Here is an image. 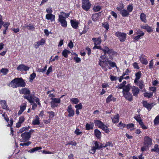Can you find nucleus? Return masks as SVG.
I'll return each mask as SVG.
<instances>
[{
    "label": "nucleus",
    "instance_id": "58",
    "mask_svg": "<svg viewBox=\"0 0 159 159\" xmlns=\"http://www.w3.org/2000/svg\"><path fill=\"white\" fill-rule=\"evenodd\" d=\"M109 64L112 67H114L115 66L117 68L116 66L115 63V62H112L110 60H109Z\"/></svg>",
    "mask_w": 159,
    "mask_h": 159
},
{
    "label": "nucleus",
    "instance_id": "26",
    "mask_svg": "<svg viewBox=\"0 0 159 159\" xmlns=\"http://www.w3.org/2000/svg\"><path fill=\"white\" fill-rule=\"evenodd\" d=\"M32 123L34 125H39L40 124L39 118L38 116H35V118L33 120Z\"/></svg>",
    "mask_w": 159,
    "mask_h": 159
},
{
    "label": "nucleus",
    "instance_id": "27",
    "mask_svg": "<svg viewBox=\"0 0 159 159\" xmlns=\"http://www.w3.org/2000/svg\"><path fill=\"white\" fill-rule=\"evenodd\" d=\"M129 70L128 69L126 70L123 73L122 75L120 76L119 79V81L121 82L123 79V77L126 75H129Z\"/></svg>",
    "mask_w": 159,
    "mask_h": 159
},
{
    "label": "nucleus",
    "instance_id": "33",
    "mask_svg": "<svg viewBox=\"0 0 159 159\" xmlns=\"http://www.w3.org/2000/svg\"><path fill=\"white\" fill-rule=\"evenodd\" d=\"M70 51L66 49H64L62 52V55L64 57L67 58L68 57V54H70Z\"/></svg>",
    "mask_w": 159,
    "mask_h": 159
},
{
    "label": "nucleus",
    "instance_id": "48",
    "mask_svg": "<svg viewBox=\"0 0 159 159\" xmlns=\"http://www.w3.org/2000/svg\"><path fill=\"white\" fill-rule=\"evenodd\" d=\"M10 25V23L8 22H4L3 21V27L5 28L6 30H8V27Z\"/></svg>",
    "mask_w": 159,
    "mask_h": 159
},
{
    "label": "nucleus",
    "instance_id": "42",
    "mask_svg": "<svg viewBox=\"0 0 159 159\" xmlns=\"http://www.w3.org/2000/svg\"><path fill=\"white\" fill-rule=\"evenodd\" d=\"M136 84H137L141 89H142L144 87L143 82L142 81H138V82H137Z\"/></svg>",
    "mask_w": 159,
    "mask_h": 159
},
{
    "label": "nucleus",
    "instance_id": "45",
    "mask_svg": "<svg viewBox=\"0 0 159 159\" xmlns=\"http://www.w3.org/2000/svg\"><path fill=\"white\" fill-rule=\"evenodd\" d=\"M70 101L72 103L75 104H77L79 102V99L76 98H73L70 99Z\"/></svg>",
    "mask_w": 159,
    "mask_h": 159
},
{
    "label": "nucleus",
    "instance_id": "39",
    "mask_svg": "<svg viewBox=\"0 0 159 159\" xmlns=\"http://www.w3.org/2000/svg\"><path fill=\"white\" fill-rule=\"evenodd\" d=\"M98 17L99 14L95 13L93 14L92 16V19L93 21H96L98 20Z\"/></svg>",
    "mask_w": 159,
    "mask_h": 159
},
{
    "label": "nucleus",
    "instance_id": "32",
    "mask_svg": "<svg viewBox=\"0 0 159 159\" xmlns=\"http://www.w3.org/2000/svg\"><path fill=\"white\" fill-rule=\"evenodd\" d=\"M120 13L122 16L126 17L128 16L129 15V13L126 10L123 9L120 11Z\"/></svg>",
    "mask_w": 159,
    "mask_h": 159
},
{
    "label": "nucleus",
    "instance_id": "54",
    "mask_svg": "<svg viewBox=\"0 0 159 159\" xmlns=\"http://www.w3.org/2000/svg\"><path fill=\"white\" fill-rule=\"evenodd\" d=\"M126 126V125L125 124H123L121 122L119 123L118 125V127L120 128L121 129H123Z\"/></svg>",
    "mask_w": 159,
    "mask_h": 159
},
{
    "label": "nucleus",
    "instance_id": "56",
    "mask_svg": "<svg viewBox=\"0 0 159 159\" xmlns=\"http://www.w3.org/2000/svg\"><path fill=\"white\" fill-rule=\"evenodd\" d=\"M159 148H158V145L157 144H156L154 146V148L151 149V151H154L157 152H158V149Z\"/></svg>",
    "mask_w": 159,
    "mask_h": 159
},
{
    "label": "nucleus",
    "instance_id": "24",
    "mask_svg": "<svg viewBox=\"0 0 159 159\" xmlns=\"http://www.w3.org/2000/svg\"><path fill=\"white\" fill-rule=\"evenodd\" d=\"M120 116L119 115L117 114L111 118L112 122L114 123H118L119 121Z\"/></svg>",
    "mask_w": 159,
    "mask_h": 159
},
{
    "label": "nucleus",
    "instance_id": "36",
    "mask_svg": "<svg viewBox=\"0 0 159 159\" xmlns=\"http://www.w3.org/2000/svg\"><path fill=\"white\" fill-rule=\"evenodd\" d=\"M134 118L139 123L142 121V120L140 117V115L139 114L135 115L134 116Z\"/></svg>",
    "mask_w": 159,
    "mask_h": 159
},
{
    "label": "nucleus",
    "instance_id": "3",
    "mask_svg": "<svg viewBox=\"0 0 159 159\" xmlns=\"http://www.w3.org/2000/svg\"><path fill=\"white\" fill-rule=\"evenodd\" d=\"M94 122L95 125L97 126L99 128L102 129L106 133H108L109 132V130L107 129V126L103 124L101 121L94 120Z\"/></svg>",
    "mask_w": 159,
    "mask_h": 159
},
{
    "label": "nucleus",
    "instance_id": "46",
    "mask_svg": "<svg viewBox=\"0 0 159 159\" xmlns=\"http://www.w3.org/2000/svg\"><path fill=\"white\" fill-rule=\"evenodd\" d=\"M101 7L99 6H94L93 7V10L96 12L100 11L101 9Z\"/></svg>",
    "mask_w": 159,
    "mask_h": 159
},
{
    "label": "nucleus",
    "instance_id": "10",
    "mask_svg": "<svg viewBox=\"0 0 159 159\" xmlns=\"http://www.w3.org/2000/svg\"><path fill=\"white\" fill-rule=\"evenodd\" d=\"M30 69V67L27 66L23 64L19 65L17 67L16 69L20 71H26Z\"/></svg>",
    "mask_w": 159,
    "mask_h": 159
},
{
    "label": "nucleus",
    "instance_id": "14",
    "mask_svg": "<svg viewBox=\"0 0 159 159\" xmlns=\"http://www.w3.org/2000/svg\"><path fill=\"white\" fill-rule=\"evenodd\" d=\"M70 23L72 27L75 29H77L78 27L79 24V21L76 20H71Z\"/></svg>",
    "mask_w": 159,
    "mask_h": 159
},
{
    "label": "nucleus",
    "instance_id": "18",
    "mask_svg": "<svg viewBox=\"0 0 159 159\" xmlns=\"http://www.w3.org/2000/svg\"><path fill=\"white\" fill-rule=\"evenodd\" d=\"M0 104L3 109L6 110H9V108L7 104V102L5 100H2L0 101Z\"/></svg>",
    "mask_w": 159,
    "mask_h": 159
},
{
    "label": "nucleus",
    "instance_id": "49",
    "mask_svg": "<svg viewBox=\"0 0 159 159\" xmlns=\"http://www.w3.org/2000/svg\"><path fill=\"white\" fill-rule=\"evenodd\" d=\"M46 41L44 39L42 38L40 41L37 42V44H38L39 46L43 45L45 43Z\"/></svg>",
    "mask_w": 159,
    "mask_h": 159
},
{
    "label": "nucleus",
    "instance_id": "47",
    "mask_svg": "<svg viewBox=\"0 0 159 159\" xmlns=\"http://www.w3.org/2000/svg\"><path fill=\"white\" fill-rule=\"evenodd\" d=\"M8 69L5 68H2L0 70L1 72L3 73L4 75H6L8 73Z\"/></svg>",
    "mask_w": 159,
    "mask_h": 159
},
{
    "label": "nucleus",
    "instance_id": "41",
    "mask_svg": "<svg viewBox=\"0 0 159 159\" xmlns=\"http://www.w3.org/2000/svg\"><path fill=\"white\" fill-rule=\"evenodd\" d=\"M124 4L122 3H121L118 5L116 9L120 11L122 10V9L124 8Z\"/></svg>",
    "mask_w": 159,
    "mask_h": 159
},
{
    "label": "nucleus",
    "instance_id": "19",
    "mask_svg": "<svg viewBox=\"0 0 159 159\" xmlns=\"http://www.w3.org/2000/svg\"><path fill=\"white\" fill-rule=\"evenodd\" d=\"M116 100V98H114L112 94H111L106 98V101L107 103H108L111 101L115 102Z\"/></svg>",
    "mask_w": 159,
    "mask_h": 159
},
{
    "label": "nucleus",
    "instance_id": "1",
    "mask_svg": "<svg viewBox=\"0 0 159 159\" xmlns=\"http://www.w3.org/2000/svg\"><path fill=\"white\" fill-rule=\"evenodd\" d=\"M25 84L23 79L21 78H15L9 83V86L13 88L17 87H24L25 86Z\"/></svg>",
    "mask_w": 159,
    "mask_h": 159
},
{
    "label": "nucleus",
    "instance_id": "43",
    "mask_svg": "<svg viewBox=\"0 0 159 159\" xmlns=\"http://www.w3.org/2000/svg\"><path fill=\"white\" fill-rule=\"evenodd\" d=\"M136 31H137L136 32H135V34H136L142 36H143L144 34V33L140 30H136Z\"/></svg>",
    "mask_w": 159,
    "mask_h": 159
},
{
    "label": "nucleus",
    "instance_id": "59",
    "mask_svg": "<svg viewBox=\"0 0 159 159\" xmlns=\"http://www.w3.org/2000/svg\"><path fill=\"white\" fill-rule=\"evenodd\" d=\"M146 30L148 32H151L153 31V28L152 27L149 26L148 25L147 26Z\"/></svg>",
    "mask_w": 159,
    "mask_h": 159
},
{
    "label": "nucleus",
    "instance_id": "50",
    "mask_svg": "<svg viewBox=\"0 0 159 159\" xmlns=\"http://www.w3.org/2000/svg\"><path fill=\"white\" fill-rule=\"evenodd\" d=\"M36 76V74L34 73L31 74L30 76L29 79L30 81H32Z\"/></svg>",
    "mask_w": 159,
    "mask_h": 159
},
{
    "label": "nucleus",
    "instance_id": "51",
    "mask_svg": "<svg viewBox=\"0 0 159 159\" xmlns=\"http://www.w3.org/2000/svg\"><path fill=\"white\" fill-rule=\"evenodd\" d=\"M47 68V66H45L43 69L39 68L38 69L37 71L39 72H44L46 70Z\"/></svg>",
    "mask_w": 159,
    "mask_h": 159
},
{
    "label": "nucleus",
    "instance_id": "5",
    "mask_svg": "<svg viewBox=\"0 0 159 159\" xmlns=\"http://www.w3.org/2000/svg\"><path fill=\"white\" fill-rule=\"evenodd\" d=\"M21 136L22 138L20 139L21 142H25L29 140L31 137V134L28 132H25L22 133Z\"/></svg>",
    "mask_w": 159,
    "mask_h": 159
},
{
    "label": "nucleus",
    "instance_id": "8",
    "mask_svg": "<svg viewBox=\"0 0 159 159\" xmlns=\"http://www.w3.org/2000/svg\"><path fill=\"white\" fill-rule=\"evenodd\" d=\"M102 50L103 52L105 55L107 53L109 55L111 56L114 55L115 54V52L112 49H110L108 47L106 46L102 48Z\"/></svg>",
    "mask_w": 159,
    "mask_h": 159
},
{
    "label": "nucleus",
    "instance_id": "15",
    "mask_svg": "<svg viewBox=\"0 0 159 159\" xmlns=\"http://www.w3.org/2000/svg\"><path fill=\"white\" fill-rule=\"evenodd\" d=\"M139 59L141 62L143 64L147 65L148 63L147 60L144 55H141L139 57Z\"/></svg>",
    "mask_w": 159,
    "mask_h": 159
},
{
    "label": "nucleus",
    "instance_id": "28",
    "mask_svg": "<svg viewBox=\"0 0 159 159\" xmlns=\"http://www.w3.org/2000/svg\"><path fill=\"white\" fill-rule=\"evenodd\" d=\"M141 72L139 71L135 74L136 78L134 80V82L136 84L138 81L139 79L141 76Z\"/></svg>",
    "mask_w": 159,
    "mask_h": 159
},
{
    "label": "nucleus",
    "instance_id": "63",
    "mask_svg": "<svg viewBox=\"0 0 159 159\" xmlns=\"http://www.w3.org/2000/svg\"><path fill=\"white\" fill-rule=\"evenodd\" d=\"M46 12L48 13V14H52L53 12L52 8L51 7H49L47 8L46 10Z\"/></svg>",
    "mask_w": 159,
    "mask_h": 159
},
{
    "label": "nucleus",
    "instance_id": "16",
    "mask_svg": "<svg viewBox=\"0 0 159 159\" xmlns=\"http://www.w3.org/2000/svg\"><path fill=\"white\" fill-rule=\"evenodd\" d=\"M123 96L127 100L130 102L132 100V96L129 92L123 93Z\"/></svg>",
    "mask_w": 159,
    "mask_h": 159
},
{
    "label": "nucleus",
    "instance_id": "20",
    "mask_svg": "<svg viewBox=\"0 0 159 159\" xmlns=\"http://www.w3.org/2000/svg\"><path fill=\"white\" fill-rule=\"evenodd\" d=\"M92 40L93 41L95 45H100L102 42L100 37L93 38Z\"/></svg>",
    "mask_w": 159,
    "mask_h": 159
},
{
    "label": "nucleus",
    "instance_id": "7",
    "mask_svg": "<svg viewBox=\"0 0 159 159\" xmlns=\"http://www.w3.org/2000/svg\"><path fill=\"white\" fill-rule=\"evenodd\" d=\"M51 107L52 108L57 107L58 106L57 104L60 103L61 102V100L59 98H51Z\"/></svg>",
    "mask_w": 159,
    "mask_h": 159
},
{
    "label": "nucleus",
    "instance_id": "35",
    "mask_svg": "<svg viewBox=\"0 0 159 159\" xmlns=\"http://www.w3.org/2000/svg\"><path fill=\"white\" fill-rule=\"evenodd\" d=\"M126 127L128 129H130L131 131L133 130L134 129V125L133 123H130L126 125Z\"/></svg>",
    "mask_w": 159,
    "mask_h": 159
},
{
    "label": "nucleus",
    "instance_id": "61",
    "mask_svg": "<svg viewBox=\"0 0 159 159\" xmlns=\"http://www.w3.org/2000/svg\"><path fill=\"white\" fill-rule=\"evenodd\" d=\"M102 26L106 29L107 31L109 28V26L107 23H104L102 24Z\"/></svg>",
    "mask_w": 159,
    "mask_h": 159
},
{
    "label": "nucleus",
    "instance_id": "17",
    "mask_svg": "<svg viewBox=\"0 0 159 159\" xmlns=\"http://www.w3.org/2000/svg\"><path fill=\"white\" fill-rule=\"evenodd\" d=\"M70 15V13H66L63 12H61L60 14L59 15L58 18L66 19L68 18Z\"/></svg>",
    "mask_w": 159,
    "mask_h": 159
},
{
    "label": "nucleus",
    "instance_id": "21",
    "mask_svg": "<svg viewBox=\"0 0 159 159\" xmlns=\"http://www.w3.org/2000/svg\"><path fill=\"white\" fill-rule=\"evenodd\" d=\"M58 20L61 23V26L65 28H66L67 27V22L65 19L58 18Z\"/></svg>",
    "mask_w": 159,
    "mask_h": 159
},
{
    "label": "nucleus",
    "instance_id": "22",
    "mask_svg": "<svg viewBox=\"0 0 159 159\" xmlns=\"http://www.w3.org/2000/svg\"><path fill=\"white\" fill-rule=\"evenodd\" d=\"M132 91L134 96H137L139 92V90L138 88L135 86L132 88Z\"/></svg>",
    "mask_w": 159,
    "mask_h": 159
},
{
    "label": "nucleus",
    "instance_id": "55",
    "mask_svg": "<svg viewBox=\"0 0 159 159\" xmlns=\"http://www.w3.org/2000/svg\"><path fill=\"white\" fill-rule=\"evenodd\" d=\"M154 124L157 125L159 123V115L157 116L154 120Z\"/></svg>",
    "mask_w": 159,
    "mask_h": 159
},
{
    "label": "nucleus",
    "instance_id": "29",
    "mask_svg": "<svg viewBox=\"0 0 159 159\" xmlns=\"http://www.w3.org/2000/svg\"><path fill=\"white\" fill-rule=\"evenodd\" d=\"M130 85L129 84L125 86L123 89V93H124L129 92L130 90Z\"/></svg>",
    "mask_w": 159,
    "mask_h": 159
},
{
    "label": "nucleus",
    "instance_id": "25",
    "mask_svg": "<svg viewBox=\"0 0 159 159\" xmlns=\"http://www.w3.org/2000/svg\"><path fill=\"white\" fill-rule=\"evenodd\" d=\"M20 110L18 112V114L20 115L21 114L23 111L25 110L26 107V104L25 103H23L20 106Z\"/></svg>",
    "mask_w": 159,
    "mask_h": 159
},
{
    "label": "nucleus",
    "instance_id": "30",
    "mask_svg": "<svg viewBox=\"0 0 159 159\" xmlns=\"http://www.w3.org/2000/svg\"><path fill=\"white\" fill-rule=\"evenodd\" d=\"M94 126L93 123L90 122V123H87L86 125V128L87 130H89L90 129H92Z\"/></svg>",
    "mask_w": 159,
    "mask_h": 159
},
{
    "label": "nucleus",
    "instance_id": "13",
    "mask_svg": "<svg viewBox=\"0 0 159 159\" xmlns=\"http://www.w3.org/2000/svg\"><path fill=\"white\" fill-rule=\"evenodd\" d=\"M55 15L52 14H47L46 15V19L48 20H50L52 22L55 21Z\"/></svg>",
    "mask_w": 159,
    "mask_h": 159
},
{
    "label": "nucleus",
    "instance_id": "4",
    "mask_svg": "<svg viewBox=\"0 0 159 159\" xmlns=\"http://www.w3.org/2000/svg\"><path fill=\"white\" fill-rule=\"evenodd\" d=\"M115 35L118 38L120 42H124L126 38V34L124 33L117 31L115 33Z\"/></svg>",
    "mask_w": 159,
    "mask_h": 159
},
{
    "label": "nucleus",
    "instance_id": "9",
    "mask_svg": "<svg viewBox=\"0 0 159 159\" xmlns=\"http://www.w3.org/2000/svg\"><path fill=\"white\" fill-rule=\"evenodd\" d=\"M67 111L68 113V116L73 117L75 115V112L74 109L72 108L71 105H69L67 107Z\"/></svg>",
    "mask_w": 159,
    "mask_h": 159
},
{
    "label": "nucleus",
    "instance_id": "44",
    "mask_svg": "<svg viewBox=\"0 0 159 159\" xmlns=\"http://www.w3.org/2000/svg\"><path fill=\"white\" fill-rule=\"evenodd\" d=\"M47 113L49 114V118L52 119H53L55 116V113L53 111H49L47 112Z\"/></svg>",
    "mask_w": 159,
    "mask_h": 159
},
{
    "label": "nucleus",
    "instance_id": "23",
    "mask_svg": "<svg viewBox=\"0 0 159 159\" xmlns=\"http://www.w3.org/2000/svg\"><path fill=\"white\" fill-rule=\"evenodd\" d=\"M19 91L20 94H24L29 95L30 94V90L26 88L22 89L20 90Z\"/></svg>",
    "mask_w": 159,
    "mask_h": 159
},
{
    "label": "nucleus",
    "instance_id": "11",
    "mask_svg": "<svg viewBox=\"0 0 159 159\" xmlns=\"http://www.w3.org/2000/svg\"><path fill=\"white\" fill-rule=\"evenodd\" d=\"M143 144L149 147L152 144V139L148 136L145 137Z\"/></svg>",
    "mask_w": 159,
    "mask_h": 159
},
{
    "label": "nucleus",
    "instance_id": "60",
    "mask_svg": "<svg viewBox=\"0 0 159 159\" xmlns=\"http://www.w3.org/2000/svg\"><path fill=\"white\" fill-rule=\"evenodd\" d=\"M139 124L143 129H147V127L144 125L143 121L141 122Z\"/></svg>",
    "mask_w": 159,
    "mask_h": 159
},
{
    "label": "nucleus",
    "instance_id": "57",
    "mask_svg": "<svg viewBox=\"0 0 159 159\" xmlns=\"http://www.w3.org/2000/svg\"><path fill=\"white\" fill-rule=\"evenodd\" d=\"M75 107L78 110H81L82 108V105L81 103H80L75 106Z\"/></svg>",
    "mask_w": 159,
    "mask_h": 159
},
{
    "label": "nucleus",
    "instance_id": "31",
    "mask_svg": "<svg viewBox=\"0 0 159 159\" xmlns=\"http://www.w3.org/2000/svg\"><path fill=\"white\" fill-rule=\"evenodd\" d=\"M23 97L29 101L30 103H33V100L32 97L29 95H24Z\"/></svg>",
    "mask_w": 159,
    "mask_h": 159
},
{
    "label": "nucleus",
    "instance_id": "38",
    "mask_svg": "<svg viewBox=\"0 0 159 159\" xmlns=\"http://www.w3.org/2000/svg\"><path fill=\"white\" fill-rule=\"evenodd\" d=\"M140 19L144 23L147 22V20L146 19V15L143 13H142L140 15Z\"/></svg>",
    "mask_w": 159,
    "mask_h": 159
},
{
    "label": "nucleus",
    "instance_id": "62",
    "mask_svg": "<svg viewBox=\"0 0 159 159\" xmlns=\"http://www.w3.org/2000/svg\"><path fill=\"white\" fill-rule=\"evenodd\" d=\"M148 147L143 144V146L141 148V150L142 152L146 151L148 149Z\"/></svg>",
    "mask_w": 159,
    "mask_h": 159
},
{
    "label": "nucleus",
    "instance_id": "64",
    "mask_svg": "<svg viewBox=\"0 0 159 159\" xmlns=\"http://www.w3.org/2000/svg\"><path fill=\"white\" fill-rule=\"evenodd\" d=\"M25 120V119L23 116H20L19 117L18 121L22 124L24 121Z\"/></svg>",
    "mask_w": 159,
    "mask_h": 159
},
{
    "label": "nucleus",
    "instance_id": "12",
    "mask_svg": "<svg viewBox=\"0 0 159 159\" xmlns=\"http://www.w3.org/2000/svg\"><path fill=\"white\" fill-rule=\"evenodd\" d=\"M142 104L143 106L149 111L150 110L152 107L154 105H153V103H149L145 101H143Z\"/></svg>",
    "mask_w": 159,
    "mask_h": 159
},
{
    "label": "nucleus",
    "instance_id": "6",
    "mask_svg": "<svg viewBox=\"0 0 159 159\" xmlns=\"http://www.w3.org/2000/svg\"><path fill=\"white\" fill-rule=\"evenodd\" d=\"M82 7L85 11H88L90 8L91 4L89 0H82Z\"/></svg>",
    "mask_w": 159,
    "mask_h": 159
},
{
    "label": "nucleus",
    "instance_id": "53",
    "mask_svg": "<svg viewBox=\"0 0 159 159\" xmlns=\"http://www.w3.org/2000/svg\"><path fill=\"white\" fill-rule=\"evenodd\" d=\"M127 10L129 12H131L133 9V6L132 4H130L127 7Z\"/></svg>",
    "mask_w": 159,
    "mask_h": 159
},
{
    "label": "nucleus",
    "instance_id": "37",
    "mask_svg": "<svg viewBox=\"0 0 159 159\" xmlns=\"http://www.w3.org/2000/svg\"><path fill=\"white\" fill-rule=\"evenodd\" d=\"M94 134L99 139L101 137V133L98 129H96L94 130Z\"/></svg>",
    "mask_w": 159,
    "mask_h": 159
},
{
    "label": "nucleus",
    "instance_id": "52",
    "mask_svg": "<svg viewBox=\"0 0 159 159\" xmlns=\"http://www.w3.org/2000/svg\"><path fill=\"white\" fill-rule=\"evenodd\" d=\"M26 27L27 28H28V29L30 30H34L35 28L34 26L32 25L31 24H29L28 25H26Z\"/></svg>",
    "mask_w": 159,
    "mask_h": 159
},
{
    "label": "nucleus",
    "instance_id": "2",
    "mask_svg": "<svg viewBox=\"0 0 159 159\" xmlns=\"http://www.w3.org/2000/svg\"><path fill=\"white\" fill-rule=\"evenodd\" d=\"M108 59L106 57V56H102L99 59L98 64L101 67L104 71H106L107 70V67L109 69L111 68L108 66L109 64Z\"/></svg>",
    "mask_w": 159,
    "mask_h": 159
},
{
    "label": "nucleus",
    "instance_id": "40",
    "mask_svg": "<svg viewBox=\"0 0 159 159\" xmlns=\"http://www.w3.org/2000/svg\"><path fill=\"white\" fill-rule=\"evenodd\" d=\"M153 94V93L152 92H147L144 93V96L145 97L150 98L152 96Z\"/></svg>",
    "mask_w": 159,
    "mask_h": 159
},
{
    "label": "nucleus",
    "instance_id": "34",
    "mask_svg": "<svg viewBox=\"0 0 159 159\" xmlns=\"http://www.w3.org/2000/svg\"><path fill=\"white\" fill-rule=\"evenodd\" d=\"M102 147V144L97 142H95V146L94 147L96 149H99Z\"/></svg>",
    "mask_w": 159,
    "mask_h": 159
}]
</instances>
